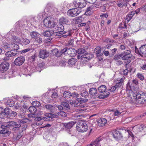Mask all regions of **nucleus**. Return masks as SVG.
<instances>
[{"instance_id":"7","label":"nucleus","mask_w":146,"mask_h":146,"mask_svg":"<svg viewBox=\"0 0 146 146\" xmlns=\"http://www.w3.org/2000/svg\"><path fill=\"white\" fill-rule=\"evenodd\" d=\"M123 129H116L112 132V135L114 138L116 140L120 139L123 137L121 130Z\"/></svg>"},{"instance_id":"12","label":"nucleus","mask_w":146,"mask_h":146,"mask_svg":"<svg viewBox=\"0 0 146 146\" xmlns=\"http://www.w3.org/2000/svg\"><path fill=\"white\" fill-rule=\"evenodd\" d=\"M70 19L66 17H62L59 20V24L68 25L70 23Z\"/></svg>"},{"instance_id":"28","label":"nucleus","mask_w":146,"mask_h":146,"mask_svg":"<svg viewBox=\"0 0 146 146\" xmlns=\"http://www.w3.org/2000/svg\"><path fill=\"white\" fill-rule=\"evenodd\" d=\"M20 43L22 45H26L29 44L30 43V40L26 38H23L21 40Z\"/></svg>"},{"instance_id":"30","label":"nucleus","mask_w":146,"mask_h":146,"mask_svg":"<svg viewBox=\"0 0 146 146\" xmlns=\"http://www.w3.org/2000/svg\"><path fill=\"white\" fill-rule=\"evenodd\" d=\"M1 46L3 49L7 50H11V44H8L5 42L1 44Z\"/></svg>"},{"instance_id":"16","label":"nucleus","mask_w":146,"mask_h":146,"mask_svg":"<svg viewBox=\"0 0 146 146\" xmlns=\"http://www.w3.org/2000/svg\"><path fill=\"white\" fill-rule=\"evenodd\" d=\"M76 123V122L75 121H72L68 123H62V124L65 127L66 129H69L68 133L70 134L71 133H70V130Z\"/></svg>"},{"instance_id":"63","label":"nucleus","mask_w":146,"mask_h":146,"mask_svg":"<svg viewBox=\"0 0 146 146\" xmlns=\"http://www.w3.org/2000/svg\"><path fill=\"white\" fill-rule=\"evenodd\" d=\"M132 16L131 15L129 14V15H127V17L126 19V20L127 21V22H128L132 18Z\"/></svg>"},{"instance_id":"41","label":"nucleus","mask_w":146,"mask_h":146,"mask_svg":"<svg viewBox=\"0 0 146 146\" xmlns=\"http://www.w3.org/2000/svg\"><path fill=\"white\" fill-rule=\"evenodd\" d=\"M29 110L30 113H35L36 112L37 110L34 106H31L29 108Z\"/></svg>"},{"instance_id":"2","label":"nucleus","mask_w":146,"mask_h":146,"mask_svg":"<svg viewBox=\"0 0 146 146\" xmlns=\"http://www.w3.org/2000/svg\"><path fill=\"white\" fill-rule=\"evenodd\" d=\"M98 91L101 93V95H96L95 98H99L100 99H104L107 98L110 93L109 92L106 91V86L102 85L100 86L98 88Z\"/></svg>"},{"instance_id":"14","label":"nucleus","mask_w":146,"mask_h":146,"mask_svg":"<svg viewBox=\"0 0 146 146\" xmlns=\"http://www.w3.org/2000/svg\"><path fill=\"white\" fill-rule=\"evenodd\" d=\"M25 60L24 56H20L16 58L14 61V63L16 66H20L22 65Z\"/></svg>"},{"instance_id":"58","label":"nucleus","mask_w":146,"mask_h":146,"mask_svg":"<svg viewBox=\"0 0 146 146\" xmlns=\"http://www.w3.org/2000/svg\"><path fill=\"white\" fill-rule=\"evenodd\" d=\"M67 50L68 48L67 47H65V48L62 49L60 51V56L63 54L65 53L66 52H67Z\"/></svg>"},{"instance_id":"8","label":"nucleus","mask_w":146,"mask_h":146,"mask_svg":"<svg viewBox=\"0 0 146 146\" xmlns=\"http://www.w3.org/2000/svg\"><path fill=\"white\" fill-rule=\"evenodd\" d=\"M9 112V108H6L4 109L0 107V118L4 119L8 117Z\"/></svg>"},{"instance_id":"52","label":"nucleus","mask_w":146,"mask_h":146,"mask_svg":"<svg viewBox=\"0 0 146 146\" xmlns=\"http://www.w3.org/2000/svg\"><path fill=\"white\" fill-rule=\"evenodd\" d=\"M117 5L120 8H122L123 6H124L126 5L127 4L126 2H123L121 3L119 2L117 3Z\"/></svg>"},{"instance_id":"48","label":"nucleus","mask_w":146,"mask_h":146,"mask_svg":"<svg viewBox=\"0 0 146 146\" xmlns=\"http://www.w3.org/2000/svg\"><path fill=\"white\" fill-rule=\"evenodd\" d=\"M17 113L14 111H12L9 109V115L8 117H14L17 115Z\"/></svg>"},{"instance_id":"51","label":"nucleus","mask_w":146,"mask_h":146,"mask_svg":"<svg viewBox=\"0 0 146 146\" xmlns=\"http://www.w3.org/2000/svg\"><path fill=\"white\" fill-rule=\"evenodd\" d=\"M57 114L58 115L63 117H66V113L63 111H61L58 112Z\"/></svg>"},{"instance_id":"25","label":"nucleus","mask_w":146,"mask_h":146,"mask_svg":"<svg viewBox=\"0 0 146 146\" xmlns=\"http://www.w3.org/2000/svg\"><path fill=\"white\" fill-rule=\"evenodd\" d=\"M67 53L72 56H74L76 55L77 51L75 49L72 48H68Z\"/></svg>"},{"instance_id":"56","label":"nucleus","mask_w":146,"mask_h":146,"mask_svg":"<svg viewBox=\"0 0 146 146\" xmlns=\"http://www.w3.org/2000/svg\"><path fill=\"white\" fill-rule=\"evenodd\" d=\"M23 134L22 132L19 131L18 133H17L16 136V139L17 140H18L23 135Z\"/></svg>"},{"instance_id":"34","label":"nucleus","mask_w":146,"mask_h":146,"mask_svg":"<svg viewBox=\"0 0 146 146\" xmlns=\"http://www.w3.org/2000/svg\"><path fill=\"white\" fill-rule=\"evenodd\" d=\"M11 50L17 51L19 48L18 45L15 43L11 44Z\"/></svg>"},{"instance_id":"44","label":"nucleus","mask_w":146,"mask_h":146,"mask_svg":"<svg viewBox=\"0 0 146 146\" xmlns=\"http://www.w3.org/2000/svg\"><path fill=\"white\" fill-rule=\"evenodd\" d=\"M7 104L10 107H13L14 105V101L11 99L8 100L7 102Z\"/></svg>"},{"instance_id":"20","label":"nucleus","mask_w":146,"mask_h":146,"mask_svg":"<svg viewBox=\"0 0 146 146\" xmlns=\"http://www.w3.org/2000/svg\"><path fill=\"white\" fill-rule=\"evenodd\" d=\"M125 77L123 76L122 78H119L117 79V80H115V82L116 83L115 85H117L118 87L119 88L121 87V86L123 85V83Z\"/></svg>"},{"instance_id":"1","label":"nucleus","mask_w":146,"mask_h":146,"mask_svg":"<svg viewBox=\"0 0 146 146\" xmlns=\"http://www.w3.org/2000/svg\"><path fill=\"white\" fill-rule=\"evenodd\" d=\"M131 94L133 96H130L132 101L138 104H141L145 103L146 102V94L143 92L140 91L134 94L131 91Z\"/></svg>"},{"instance_id":"6","label":"nucleus","mask_w":146,"mask_h":146,"mask_svg":"<svg viewBox=\"0 0 146 146\" xmlns=\"http://www.w3.org/2000/svg\"><path fill=\"white\" fill-rule=\"evenodd\" d=\"M104 138L103 137H100L96 138L95 140L92 142L90 144L87 146H101L104 143Z\"/></svg>"},{"instance_id":"43","label":"nucleus","mask_w":146,"mask_h":146,"mask_svg":"<svg viewBox=\"0 0 146 146\" xmlns=\"http://www.w3.org/2000/svg\"><path fill=\"white\" fill-rule=\"evenodd\" d=\"M3 129L0 131V133L1 134H9L11 133V131H9L8 128L2 129Z\"/></svg>"},{"instance_id":"15","label":"nucleus","mask_w":146,"mask_h":146,"mask_svg":"<svg viewBox=\"0 0 146 146\" xmlns=\"http://www.w3.org/2000/svg\"><path fill=\"white\" fill-rule=\"evenodd\" d=\"M49 55V52L46 50H40L38 53V56L41 58L44 59L47 58Z\"/></svg>"},{"instance_id":"47","label":"nucleus","mask_w":146,"mask_h":146,"mask_svg":"<svg viewBox=\"0 0 146 146\" xmlns=\"http://www.w3.org/2000/svg\"><path fill=\"white\" fill-rule=\"evenodd\" d=\"M131 55H128L125 54H123V56H122V59L123 60H128L131 58Z\"/></svg>"},{"instance_id":"42","label":"nucleus","mask_w":146,"mask_h":146,"mask_svg":"<svg viewBox=\"0 0 146 146\" xmlns=\"http://www.w3.org/2000/svg\"><path fill=\"white\" fill-rule=\"evenodd\" d=\"M63 96L65 98H68L70 97L72 95L71 94L70 92V91H66L64 92Z\"/></svg>"},{"instance_id":"21","label":"nucleus","mask_w":146,"mask_h":146,"mask_svg":"<svg viewBox=\"0 0 146 146\" xmlns=\"http://www.w3.org/2000/svg\"><path fill=\"white\" fill-rule=\"evenodd\" d=\"M140 50L141 56H146V44L141 46L140 47Z\"/></svg>"},{"instance_id":"33","label":"nucleus","mask_w":146,"mask_h":146,"mask_svg":"<svg viewBox=\"0 0 146 146\" xmlns=\"http://www.w3.org/2000/svg\"><path fill=\"white\" fill-rule=\"evenodd\" d=\"M63 25L62 24H59V25H58L57 31L58 32H61L63 33H64L66 32L65 31H64V28Z\"/></svg>"},{"instance_id":"27","label":"nucleus","mask_w":146,"mask_h":146,"mask_svg":"<svg viewBox=\"0 0 146 146\" xmlns=\"http://www.w3.org/2000/svg\"><path fill=\"white\" fill-rule=\"evenodd\" d=\"M121 112H122L120 111L116 110L112 115H111L112 117H111V114L110 115V120H111V119H113L115 117V116L119 115L121 114Z\"/></svg>"},{"instance_id":"64","label":"nucleus","mask_w":146,"mask_h":146,"mask_svg":"<svg viewBox=\"0 0 146 146\" xmlns=\"http://www.w3.org/2000/svg\"><path fill=\"white\" fill-rule=\"evenodd\" d=\"M141 67L142 69L146 70V62L141 65Z\"/></svg>"},{"instance_id":"50","label":"nucleus","mask_w":146,"mask_h":146,"mask_svg":"<svg viewBox=\"0 0 146 146\" xmlns=\"http://www.w3.org/2000/svg\"><path fill=\"white\" fill-rule=\"evenodd\" d=\"M21 128L19 129V131L23 132L25 130L27 127V125L26 124H24L21 126Z\"/></svg>"},{"instance_id":"3","label":"nucleus","mask_w":146,"mask_h":146,"mask_svg":"<svg viewBox=\"0 0 146 146\" xmlns=\"http://www.w3.org/2000/svg\"><path fill=\"white\" fill-rule=\"evenodd\" d=\"M76 128L79 132H84L87 130L88 126L85 122L80 121L77 123Z\"/></svg>"},{"instance_id":"36","label":"nucleus","mask_w":146,"mask_h":146,"mask_svg":"<svg viewBox=\"0 0 146 146\" xmlns=\"http://www.w3.org/2000/svg\"><path fill=\"white\" fill-rule=\"evenodd\" d=\"M52 53L56 57H59L60 56V52L58 51V50L57 48L52 50Z\"/></svg>"},{"instance_id":"45","label":"nucleus","mask_w":146,"mask_h":146,"mask_svg":"<svg viewBox=\"0 0 146 146\" xmlns=\"http://www.w3.org/2000/svg\"><path fill=\"white\" fill-rule=\"evenodd\" d=\"M86 52L85 49L83 48L78 49L77 51L78 54L81 55L84 54Z\"/></svg>"},{"instance_id":"49","label":"nucleus","mask_w":146,"mask_h":146,"mask_svg":"<svg viewBox=\"0 0 146 146\" xmlns=\"http://www.w3.org/2000/svg\"><path fill=\"white\" fill-rule=\"evenodd\" d=\"M18 121L19 122L22 123H26L27 122H28L29 121H31V120H29V119L27 118H23L22 119H19Z\"/></svg>"},{"instance_id":"26","label":"nucleus","mask_w":146,"mask_h":146,"mask_svg":"<svg viewBox=\"0 0 146 146\" xmlns=\"http://www.w3.org/2000/svg\"><path fill=\"white\" fill-rule=\"evenodd\" d=\"M94 52L98 57L100 56L102 54V53L101 52V48L100 46L97 47L95 49Z\"/></svg>"},{"instance_id":"60","label":"nucleus","mask_w":146,"mask_h":146,"mask_svg":"<svg viewBox=\"0 0 146 146\" xmlns=\"http://www.w3.org/2000/svg\"><path fill=\"white\" fill-rule=\"evenodd\" d=\"M111 52V54L112 55H114L117 51V49L116 48H114L113 49L110 50Z\"/></svg>"},{"instance_id":"29","label":"nucleus","mask_w":146,"mask_h":146,"mask_svg":"<svg viewBox=\"0 0 146 146\" xmlns=\"http://www.w3.org/2000/svg\"><path fill=\"white\" fill-rule=\"evenodd\" d=\"M61 104L63 106L64 109L68 110L70 109V107L67 101H64L61 103Z\"/></svg>"},{"instance_id":"55","label":"nucleus","mask_w":146,"mask_h":146,"mask_svg":"<svg viewBox=\"0 0 146 146\" xmlns=\"http://www.w3.org/2000/svg\"><path fill=\"white\" fill-rule=\"evenodd\" d=\"M33 105L34 106L36 107H38L40 106V102L37 101H35L33 102Z\"/></svg>"},{"instance_id":"18","label":"nucleus","mask_w":146,"mask_h":146,"mask_svg":"<svg viewBox=\"0 0 146 146\" xmlns=\"http://www.w3.org/2000/svg\"><path fill=\"white\" fill-rule=\"evenodd\" d=\"M42 34L45 36L50 37L52 36L53 35H56L57 34L56 32H54L53 30H46L42 33Z\"/></svg>"},{"instance_id":"31","label":"nucleus","mask_w":146,"mask_h":146,"mask_svg":"<svg viewBox=\"0 0 146 146\" xmlns=\"http://www.w3.org/2000/svg\"><path fill=\"white\" fill-rule=\"evenodd\" d=\"M135 87L134 85L132 83V81H129L126 85V89L127 90H130Z\"/></svg>"},{"instance_id":"23","label":"nucleus","mask_w":146,"mask_h":146,"mask_svg":"<svg viewBox=\"0 0 146 146\" xmlns=\"http://www.w3.org/2000/svg\"><path fill=\"white\" fill-rule=\"evenodd\" d=\"M145 128H146V125L145 126L143 125H137L134 126L133 127L134 129H136L137 132L141 131L144 129Z\"/></svg>"},{"instance_id":"11","label":"nucleus","mask_w":146,"mask_h":146,"mask_svg":"<svg viewBox=\"0 0 146 146\" xmlns=\"http://www.w3.org/2000/svg\"><path fill=\"white\" fill-rule=\"evenodd\" d=\"M15 124H16V122L10 121L7 122V125H1V127L2 129L8 128L9 130H12L15 131L14 126Z\"/></svg>"},{"instance_id":"13","label":"nucleus","mask_w":146,"mask_h":146,"mask_svg":"<svg viewBox=\"0 0 146 146\" xmlns=\"http://www.w3.org/2000/svg\"><path fill=\"white\" fill-rule=\"evenodd\" d=\"M9 64L7 62H3L0 65V71L4 72L7 71L9 67Z\"/></svg>"},{"instance_id":"61","label":"nucleus","mask_w":146,"mask_h":146,"mask_svg":"<svg viewBox=\"0 0 146 146\" xmlns=\"http://www.w3.org/2000/svg\"><path fill=\"white\" fill-rule=\"evenodd\" d=\"M132 83L135 86H136L138 84V80L137 79H135L132 80Z\"/></svg>"},{"instance_id":"4","label":"nucleus","mask_w":146,"mask_h":146,"mask_svg":"<svg viewBox=\"0 0 146 146\" xmlns=\"http://www.w3.org/2000/svg\"><path fill=\"white\" fill-rule=\"evenodd\" d=\"M81 12L80 9L77 8L72 9L68 11L67 14L71 17H74L78 15Z\"/></svg>"},{"instance_id":"37","label":"nucleus","mask_w":146,"mask_h":146,"mask_svg":"<svg viewBox=\"0 0 146 146\" xmlns=\"http://www.w3.org/2000/svg\"><path fill=\"white\" fill-rule=\"evenodd\" d=\"M12 39L14 42L17 43H20L21 40L19 37L13 36H12Z\"/></svg>"},{"instance_id":"32","label":"nucleus","mask_w":146,"mask_h":146,"mask_svg":"<svg viewBox=\"0 0 146 146\" xmlns=\"http://www.w3.org/2000/svg\"><path fill=\"white\" fill-rule=\"evenodd\" d=\"M97 90L95 88H91L89 90V93L92 96H94V97L96 95H98L97 94Z\"/></svg>"},{"instance_id":"40","label":"nucleus","mask_w":146,"mask_h":146,"mask_svg":"<svg viewBox=\"0 0 146 146\" xmlns=\"http://www.w3.org/2000/svg\"><path fill=\"white\" fill-rule=\"evenodd\" d=\"M77 101L79 102L81 104L82 103L86 102H87L88 100L86 99H84L82 98H77Z\"/></svg>"},{"instance_id":"38","label":"nucleus","mask_w":146,"mask_h":146,"mask_svg":"<svg viewBox=\"0 0 146 146\" xmlns=\"http://www.w3.org/2000/svg\"><path fill=\"white\" fill-rule=\"evenodd\" d=\"M77 62V60L74 58H72L68 61V64L71 65H74Z\"/></svg>"},{"instance_id":"62","label":"nucleus","mask_w":146,"mask_h":146,"mask_svg":"<svg viewBox=\"0 0 146 146\" xmlns=\"http://www.w3.org/2000/svg\"><path fill=\"white\" fill-rule=\"evenodd\" d=\"M94 6H93V5H91L90 6H89L87 8L86 11H91V10H92L93 9H94Z\"/></svg>"},{"instance_id":"59","label":"nucleus","mask_w":146,"mask_h":146,"mask_svg":"<svg viewBox=\"0 0 146 146\" xmlns=\"http://www.w3.org/2000/svg\"><path fill=\"white\" fill-rule=\"evenodd\" d=\"M51 97L53 99L56 98L57 97V93L56 92H53V93L52 94Z\"/></svg>"},{"instance_id":"39","label":"nucleus","mask_w":146,"mask_h":146,"mask_svg":"<svg viewBox=\"0 0 146 146\" xmlns=\"http://www.w3.org/2000/svg\"><path fill=\"white\" fill-rule=\"evenodd\" d=\"M83 55V57H86L89 60L93 56V55L92 54L88 53L87 52H86Z\"/></svg>"},{"instance_id":"57","label":"nucleus","mask_w":146,"mask_h":146,"mask_svg":"<svg viewBox=\"0 0 146 146\" xmlns=\"http://www.w3.org/2000/svg\"><path fill=\"white\" fill-rule=\"evenodd\" d=\"M88 92L85 91L82 92L81 94V96L84 98H86L88 96Z\"/></svg>"},{"instance_id":"22","label":"nucleus","mask_w":146,"mask_h":146,"mask_svg":"<svg viewBox=\"0 0 146 146\" xmlns=\"http://www.w3.org/2000/svg\"><path fill=\"white\" fill-rule=\"evenodd\" d=\"M18 51L11 50L7 52L5 54L6 56L10 57L15 56L18 53Z\"/></svg>"},{"instance_id":"46","label":"nucleus","mask_w":146,"mask_h":146,"mask_svg":"<svg viewBox=\"0 0 146 146\" xmlns=\"http://www.w3.org/2000/svg\"><path fill=\"white\" fill-rule=\"evenodd\" d=\"M118 86L117 85H115V86L110 88L108 90L111 92H113L115 91L116 89L119 88Z\"/></svg>"},{"instance_id":"54","label":"nucleus","mask_w":146,"mask_h":146,"mask_svg":"<svg viewBox=\"0 0 146 146\" xmlns=\"http://www.w3.org/2000/svg\"><path fill=\"white\" fill-rule=\"evenodd\" d=\"M137 76L139 79L141 80H143L144 79V77L143 75L140 73H138L137 74Z\"/></svg>"},{"instance_id":"5","label":"nucleus","mask_w":146,"mask_h":146,"mask_svg":"<svg viewBox=\"0 0 146 146\" xmlns=\"http://www.w3.org/2000/svg\"><path fill=\"white\" fill-rule=\"evenodd\" d=\"M44 24L46 28H52L55 27V23L52 21L50 17L45 18L44 21Z\"/></svg>"},{"instance_id":"9","label":"nucleus","mask_w":146,"mask_h":146,"mask_svg":"<svg viewBox=\"0 0 146 146\" xmlns=\"http://www.w3.org/2000/svg\"><path fill=\"white\" fill-rule=\"evenodd\" d=\"M73 4L75 7L82 8L85 7L86 3L84 0H75Z\"/></svg>"},{"instance_id":"24","label":"nucleus","mask_w":146,"mask_h":146,"mask_svg":"<svg viewBox=\"0 0 146 146\" xmlns=\"http://www.w3.org/2000/svg\"><path fill=\"white\" fill-rule=\"evenodd\" d=\"M97 122L98 125L100 126H103L106 124L107 121L104 118H100L98 120Z\"/></svg>"},{"instance_id":"19","label":"nucleus","mask_w":146,"mask_h":146,"mask_svg":"<svg viewBox=\"0 0 146 146\" xmlns=\"http://www.w3.org/2000/svg\"><path fill=\"white\" fill-rule=\"evenodd\" d=\"M44 108H46L48 111L52 113L54 112L55 109V107L54 105L49 104L45 105L44 106Z\"/></svg>"},{"instance_id":"10","label":"nucleus","mask_w":146,"mask_h":146,"mask_svg":"<svg viewBox=\"0 0 146 146\" xmlns=\"http://www.w3.org/2000/svg\"><path fill=\"white\" fill-rule=\"evenodd\" d=\"M42 119H43L44 121H50L51 120L50 118L46 117V116L43 117H36L35 118L34 120L35 121H36V122L34 124L37 125H42L43 123V122L42 121Z\"/></svg>"},{"instance_id":"17","label":"nucleus","mask_w":146,"mask_h":146,"mask_svg":"<svg viewBox=\"0 0 146 146\" xmlns=\"http://www.w3.org/2000/svg\"><path fill=\"white\" fill-rule=\"evenodd\" d=\"M86 106V105H81V104L79 103H76L75 102L73 106L79 108L78 109H76L75 110L76 111H80V112H81L83 111L86 110V109H82V108L85 107Z\"/></svg>"},{"instance_id":"35","label":"nucleus","mask_w":146,"mask_h":146,"mask_svg":"<svg viewBox=\"0 0 146 146\" xmlns=\"http://www.w3.org/2000/svg\"><path fill=\"white\" fill-rule=\"evenodd\" d=\"M30 35L31 38L35 39L38 36H39V34L37 32L34 31L30 32Z\"/></svg>"},{"instance_id":"53","label":"nucleus","mask_w":146,"mask_h":146,"mask_svg":"<svg viewBox=\"0 0 146 146\" xmlns=\"http://www.w3.org/2000/svg\"><path fill=\"white\" fill-rule=\"evenodd\" d=\"M123 54L122 53L120 54H117L115 55L113 57V59L115 60H118L121 58H122V56H123Z\"/></svg>"}]
</instances>
